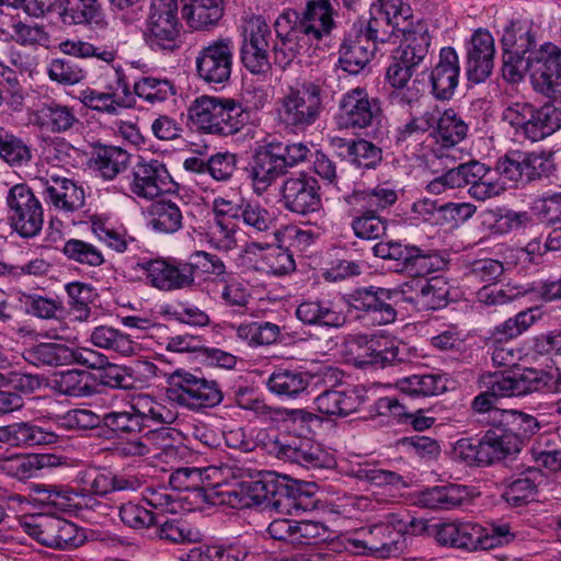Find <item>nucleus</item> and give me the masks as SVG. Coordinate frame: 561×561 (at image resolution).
Returning a JSON list of instances; mask_svg holds the SVG:
<instances>
[{"label":"nucleus","instance_id":"obj_1","mask_svg":"<svg viewBox=\"0 0 561 561\" xmlns=\"http://www.w3.org/2000/svg\"><path fill=\"white\" fill-rule=\"evenodd\" d=\"M327 92L320 79L287 84L275 101L274 119L286 134L299 135L314 125L325 110Z\"/></svg>","mask_w":561,"mask_h":561},{"label":"nucleus","instance_id":"obj_2","mask_svg":"<svg viewBox=\"0 0 561 561\" xmlns=\"http://www.w3.org/2000/svg\"><path fill=\"white\" fill-rule=\"evenodd\" d=\"M224 479L231 477L236 483L217 492L220 503L231 507L263 505L277 511L289 510L290 497L286 485L278 482L271 472H259L254 478L237 465H225L215 469Z\"/></svg>","mask_w":561,"mask_h":561},{"label":"nucleus","instance_id":"obj_3","mask_svg":"<svg viewBox=\"0 0 561 561\" xmlns=\"http://www.w3.org/2000/svg\"><path fill=\"white\" fill-rule=\"evenodd\" d=\"M178 412L145 393L133 396L122 411L103 414V425L116 434H136L145 430L156 434L157 427L172 424Z\"/></svg>","mask_w":561,"mask_h":561},{"label":"nucleus","instance_id":"obj_4","mask_svg":"<svg viewBox=\"0 0 561 561\" xmlns=\"http://www.w3.org/2000/svg\"><path fill=\"white\" fill-rule=\"evenodd\" d=\"M188 118L199 131L218 136H231L242 129L248 115L233 99L202 95L188 107Z\"/></svg>","mask_w":561,"mask_h":561},{"label":"nucleus","instance_id":"obj_5","mask_svg":"<svg viewBox=\"0 0 561 561\" xmlns=\"http://www.w3.org/2000/svg\"><path fill=\"white\" fill-rule=\"evenodd\" d=\"M124 277L159 291L188 289L184 260L174 256H141L126 261Z\"/></svg>","mask_w":561,"mask_h":561},{"label":"nucleus","instance_id":"obj_6","mask_svg":"<svg viewBox=\"0 0 561 561\" xmlns=\"http://www.w3.org/2000/svg\"><path fill=\"white\" fill-rule=\"evenodd\" d=\"M502 119L514 127L516 135L536 142L561 128V100L539 107L528 102H512L504 108Z\"/></svg>","mask_w":561,"mask_h":561},{"label":"nucleus","instance_id":"obj_7","mask_svg":"<svg viewBox=\"0 0 561 561\" xmlns=\"http://www.w3.org/2000/svg\"><path fill=\"white\" fill-rule=\"evenodd\" d=\"M518 69L520 73L517 79L505 81L518 83L528 73L534 90L551 96L561 87V48L551 42H543L526 56Z\"/></svg>","mask_w":561,"mask_h":561},{"label":"nucleus","instance_id":"obj_8","mask_svg":"<svg viewBox=\"0 0 561 561\" xmlns=\"http://www.w3.org/2000/svg\"><path fill=\"white\" fill-rule=\"evenodd\" d=\"M169 398L190 411L199 412L219 405L224 393L216 380L176 370L168 389Z\"/></svg>","mask_w":561,"mask_h":561},{"label":"nucleus","instance_id":"obj_9","mask_svg":"<svg viewBox=\"0 0 561 561\" xmlns=\"http://www.w3.org/2000/svg\"><path fill=\"white\" fill-rule=\"evenodd\" d=\"M502 48V76L504 80H514L519 77L518 67L526 60L540 44L538 30L526 21H511L500 39Z\"/></svg>","mask_w":561,"mask_h":561},{"label":"nucleus","instance_id":"obj_10","mask_svg":"<svg viewBox=\"0 0 561 561\" xmlns=\"http://www.w3.org/2000/svg\"><path fill=\"white\" fill-rule=\"evenodd\" d=\"M180 32L178 0H153L144 31L146 44L153 50L172 51L180 47Z\"/></svg>","mask_w":561,"mask_h":561},{"label":"nucleus","instance_id":"obj_11","mask_svg":"<svg viewBox=\"0 0 561 561\" xmlns=\"http://www.w3.org/2000/svg\"><path fill=\"white\" fill-rule=\"evenodd\" d=\"M241 59L244 67L254 75L270 69V48L273 43L272 30L261 15L247 14L242 18Z\"/></svg>","mask_w":561,"mask_h":561},{"label":"nucleus","instance_id":"obj_12","mask_svg":"<svg viewBox=\"0 0 561 561\" xmlns=\"http://www.w3.org/2000/svg\"><path fill=\"white\" fill-rule=\"evenodd\" d=\"M8 220L22 238L37 236L44 224L41 202L26 184L13 185L7 195Z\"/></svg>","mask_w":561,"mask_h":561},{"label":"nucleus","instance_id":"obj_13","mask_svg":"<svg viewBox=\"0 0 561 561\" xmlns=\"http://www.w3.org/2000/svg\"><path fill=\"white\" fill-rule=\"evenodd\" d=\"M22 527L30 537L51 549L72 550L85 540L83 530L75 523L55 515L32 518Z\"/></svg>","mask_w":561,"mask_h":561},{"label":"nucleus","instance_id":"obj_14","mask_svg":"<svg viewBox=\"0 0 561 561\" xmlns=\"http://www.w3.org/2000/svg\"><path fill=\"white\" fill-rule=\"evenodd\" d=\"M234 44L220 37L203 46L195 57L196 76L207 84L225 85L232 73Z\"/></svg>","mask_w":561,"mask_h":561},{"label":"nucleus","instance_id":"obj_15","mask_svg":"<svg viewBox=\"0 0 561 561\" xmlns=\"http://www.w3.org/2000/svg\"><path fill=\"white\" fill-rule=\"evenodd\" d=\"M533 375L520 377L519 369L502 373H489L480 377V383L485 390L471 402V409L477 413L490 412L494 409L496 399L524 396L529 393Z\"/></svg>","mask_w":561,"mask_h":561},{"label":"nucleus","instance_id":"obj_16","mask_svg":"<svg viewBox=\"0 0 561 561\" xmlns=\"http://www.w3.org/2000/svg\"><path fill=\"white\" fill-rule=\"evenodd\" d=\"M405 549L407 537L400 531L392 530L390 526L353 525V556L368 553L377 558H393L402 554Z\"/></svg>","mask_w":561,"mask_h":561},{"label":"nucleus","instance_id":"obj_17","mask_svg":"<svg viewBox=\"0 0 561 561\" xmlns=\"http://www.w3.org/2000/svg\"><path fill=\"white\" fill-rule=\"evenodd\" d=\"M279 192L283 208L297 216H308L322 208L320 185L306 172H295L286 176Z\"/></svg>","mask_w":561,"mask_h":561},{"label":"nucleus","instance_id":"obj_18","mask_svg":"<svg viewBox=\"0 0 561 561\" xmlns=\"http://www.w3.org/2000/svg\"><path fill=\"white\" fill-rule=\"evenodd\" d=\"M267 451L278 459L298 463L306 468H322L328 456L319 444L308 436L277 434L266 443Z\"/></svg>","mask_w":561,"mask_h":561},{"label":"nucleus","instance_id":"obj_19","mask_svg":"<svg viewBox=\"0 0 561 561\" xmlns=\"http://www.w3.org/2000/svg\"><path fill=\"white\" fill-rule=\"evenodd\" d=\"M45 202L71 218L73 225L85 222L81 219L80 209L84 205V191L75 181L56 174H47L37 179Z\"/></svg>","mask_w":561,"mask_h":561},{"label":"nucleus","instance_id":"obj_20","mask_svg":"<svg viewBox=\"0 0 561 561\" xmlns=\"http://www.w3.org/2000/svg\"><path fill=\"white\" fill-rule=\"evenodd\" d=\"M280 151L282 149L271 141L254 150L247 168V176L255 195L265 194L286 173V164Z\"/></svg>","mask_w":561,"mask_h":561},{"label":"nucleus","instance_id":"obj_21","mask_svg":"<svg viewBox=\"0 0 561 561\" xmlns=\"http://www.w3.org/2000/svg\"><path fill=\"white\" fill-rule=\"evenodd\" d=\"M172 178L159 159L140 157L131 169L130 192L138 198L151 201L171 190Z\"/></svg>","mask_w":561,"mask_h":561},{"label":"nucleus","instance_id":"obj_22","mask_svg":"<svg viewBox=\"0 0 561 561\" xmlns=\"http://www.w3.org/2000/svg\"><path fill=\"white\" fill-rule=\"evenodd\" d=\"M398 291L386 288L357 286L353 289V309L364 312L374 324L391 323L397 318Z\"/></svg>","mask_w":561,"mask_h":561},{"label":"nucleus","instance_id":"obj_23","mask_svg":"<svg viewBox=\"0 0 561 561\" xmlns=\"http://www.w3.org/2000/svg\"><path fill=\"white\" fill-rule=\"evenodd\" d=\"M466 75L471 83L484 82L494 67L495 43L492 34L485 28L473 32L466 45Z\"/></svg>","mask_w":561,"mask_h":561},{"label":"nucleus","instance_id":"obj_24","mask_svg":"<svg viewBox=\"0 0 561 561\" xmlns=\"http://www.w3.org/2000/svg\"><path fill=\"white\" fill-rule=\"evenodd\" d=\"M283 12L294 13L296 19H293L295 21L293 30L309 44L319 42L324 35L330 33L333 26L329 0L309 1L301 14L291 9H286Z\"/></svg>","mask_w":561,"mask_h":561},{"label":"nucleus","instance_id":"obj_25","mask_svg":"<svg viewBox=\"0 0 561 561\" xmlns=\"http://www.w3.org/2000/svg\"><path fill=\"white\" fill-rule=\"evenodd\" d=\"M481 525L471 522H447L433 524L432 537L443 547L466 551L480 550Z\"/></svg>","mask_w":561,"mask_h":561},{"label":"nucleus","instance_id":"obj_26","mask_svg":"<svg viewBox=\"0 0 561 561\" xmlns=\"http://www.w3.org/2000/svg\"><path fill=\"white\" fill-rule=\"evenodd\" d=\"M467 133L468 125L453 108L444 111L438 127L432 133L437 145L433 149L435 158L455 161L458 151L454 148L466 138Z\"/></svg>","mask_w":561,"mask_h":561},{"label":"nucleus","instance_id":"obj_27","mask_svg":"<svg viewBox=\"0 0 561 561\" xmlns=\"http://www.w3.org/2000/svg\"><path fill=\"white\" fill-rule=\"evenodd\" d=\"M460 65L458 55L453 47H443L437 64L431 71L432 93L437 100H449L458 85Z\"/></svg>","mask_w":561,"mask_h":561},{"label":"nucleus","instance_id":"obj_28","mask_svg":"<svg viewBox=\"0 0 561 561\" xmlns=\"http://www.w3.org/2000/svg\"><path fill=\"white\" fill-rule=\"evenodd\" d=\"M245 253L257 256L255 270L273 276H284L295 271L296 264L293 254L283 247H273L268 243L249 242Z\"/></svg>","mask_w":561,"mask_h":561},{"label":"nucleus","instance_id":"obj_29","mask_svg":"<svg viewBox=\"0 0 561 561\" xmlns=\"http://www.w3.org/2000/svg\"><path fill=\"white\" fill-rule=\"evenodd\" d=\"M87 218L93 236L102 244L116 253L128 251L136 241L122 224H118L108 215L92 214L88 215Z\"/></svg>","mask_w":561,"mask_h":561},{"label":"nucleus","instance_id":"obj_30","mask_svg":"<svg viewBox=\"0 0 561 561\" xmlns=\"http://www.w3.org/2000/svg\"><path fill=\"white\" fill-rule=\"evenodd\" d=\"M296 19L291 12H282L274 23L277 41H273L274 61L286 68L296 57L298 45L309 44L298 35L293 25Z\"/></svg>","mask_w":561,"mask_h":561},{"label":"nucleus","instance_id":"obj_31","mask_svg":"<svg viewBox=\"0 0 561 561\" xmlns=\"http://www.w3.org/2000/svg\"><path fill=\"white\" fill-rule=\"evenodd\" d=\"M57 435L33 422H16L0 426V443L12 447H36L57 442Z\"/></svg>","mask_w":561,"mask_h":561},{"label":"nucleus","instance_id":"obj_32","mask_svg":"<svg viewBox=\"0 0 561 561\" xmlns=\"http://www.w3.org/2000/svg\"><path fill=\"white\" fill-rule=\"evenodd\" d=\"M35 123L47 131L65 134L78 127L80 119L73 106L51 100L36 111Z\"/></svg>","mask_w":561,"mask_h":561},{"label":"nucleus","instance_id":"obj_33","mask_svg":"<svg viewBox=\"0 0 561 561\" xmlns=\"http://www.w3.org/2000/svg\"><path fill=\"white\" fill-rule=\"evenodd\" d=\"M312 376L301 368L278 367L265 381L270 392L283 399H297L307 392Z\"/></svg>","mask_w":561,"mask_h":561},{"label":"nucleus","instance_id":"obj_34","mask_svg":"<svg viewBox=\"0 0 561 561\" xmlns=\"http://www.w3.org/2000/svg\"><path fill=\"white\" fill-rule=\"evenodd\" d=\"M407 44L400 46L394 53V60L407 62L415 70L425 60L431 46V36L425 23L417 21L407 31H401Z\"/></svg>","mask_w":561,"mask_h":561},{"label":"nucleus","instance_id":"obj_35","mask_svg":"<svg viewBox=\"0 0 561 561\" xmlns=\"http://www.w3.org/2000/svg\"><path fill=\"white\" fill-rule=\"evenodd\" d=\"M407 44L400 46L394 53V60L407 62L415 70L425 60L431 46V36L425 23L417 21L407 31H401Z\"/></svg>","mask_w":561,"mask_h":561},{"label":"nucleus","instance_id":"obj_36","mask_svg":"<svg viewBox=\"0 0 561 561\" xmlns=\"http://www.w3.org/2000/svg\"><path fill=\"white\" fill-rule=\"evenodd\" d=\"M543 481V474L540 469L535 467L527 468L520 477L510 482L503 493L502 499L513 507L524 506L535 501L538 485Z\"/></svg>","mask_w":561,"mask_h":561},{"label":"nucleus","instance_id":"obj_37","mask_svg":"<svg viewBox=\"0 0 561 561\" xmlns=\"http://www.w3.org/2000/svg\"><path fill=\"white\" fill-rule=\"evenodd\" d=\"M184 270L188 280V289L196 285L197 278L215 276L218 280L227 278V267L224 261L209 252L197 250L184 260Z\"/></svg>","mask_w":561,"mask_h":561},{"label":"nucleus","instance_id":"obj_38","mask_svg":"<svg viewBox=\"0 0 561 561\" xmlns=\"http://www.w3.org/2000/svg\"><path fill=\"white\" fill-rule=\"evenodd\" d=\"M224 15V0H187L182 16L194 30L214 26Z\"/></svg>","mask_w":561,"mask_h":561},{"label":"nucleus","instance_id":"obj_39","mask_svg":"<svg viewBox=\"0 0 561 561\" xmlns=\"http://www.w3.org/2000/svg\"><path fill=\"white\" fill-rule=\"evenodd\" d=\"M60 16L67 24L104 27L107 23L99 0H61Z\"/></svg>","mask_w":561,"mask_h":561},{"label":"nucleus","instance_id":"obj_40","mask_svg":"<svg viewBox=\"0 0 561 561\" xmlns=\"http://www.w3.org/2000/svg\"><path fill=\"white\" fill-rule=\"evenodd\" d=\"M129 153L115 146H99L91 158V167L104 180H113L127 169Z\"/></svg>","mask_w":561,"mask_h":561},{"label":"nucleus","instance_id":"obj_41","mask_svg":"<svg viewBox=\"0 0 561 561\" xmlns=\"http://www.w3.org/2000/svg\"><path fill=\"white\" fill-rule=\"evenodd\" d=\"M468 496L466 486L446 484L426 489L417 494L416 503L430 510H450L461 505Z\"/></svg>","mask_w":561,"mask_h":561},{"label":"nucleus","instance_id":"obj_42","mask_svg":"<svg viewBox=\"0 0 561 561\" xmlns=\"http://www.w3.org/2000/svg\"><path fill=\"white\" fill-rule=\"evenodd\" d=\"M480 440V456L484 466L519 453L516 448V439L508 437L500 425L486 431Z\"/></svg>","mask_w":561,"mask_h":561},{"label":"nucleus","instance_id":"obj_43","mask_svg":"<svg viewBox=\"0 0 561 561\" xmlns=\"http://www.w3.org/2000/svg\"><path fill=\"white\" fill-rule=\"evenodd\" d=\"M439 257L431 251L405 244L400 263L397 264V267L399 271L410 276L426 278V275L439 268Z\"/></svg>","mask_w":561,"mask_h":561},{"label":"nucleus","instance_id":"obj_44","mask_svg":"<svg viewBox=\"0 0 561 561\" xmlns=\"http://www.w3.org/2000/svg\"><path fill=\"white\" fill-rule=\"evenodd\" d=\"M151 229L159 233L172 234L183 227V214L180 206L169 199L153 203L149 208Z\"/></svg>","mask_w":561,"mask_h":561},{"label":"nucleus","instance_id":"obj_45","mask_svg":"<svg viewBox=\"0 0 561 561\" xmlns=\"http://www.w3.org/2000/svg\"><path fill=\"white\" fill-rule=\"evenodd\" d=\"M90 342L103 350L115 352L122 356H130L138 350V344L129 335L110 327H95L90 333Z\"/></svg>","mask_w":561,"mask_h":561},{"label":"nucleus","instance_id":"obj_46","mask_svg":"<svg viewBox=\"0 0 561 561\" xmlns=\"http://www.w3.org/2000/svg\"><path fill=\"white\" fill-rule=\"evenodd\" d=\"M112 479L113 472L105 469L90 468L81 470L77 474V481L81 488L79 493L85 495V500L82 501L85 506H102V504L88 494L103 496L112 492Z\"/></svg>","mask_w":561,"mask_h":561},{"label":"nucleus","instance_id":"obj_47","mask_svg":"<svg viewBox=\"0 0 561 561\" xmlns=\"http://www.w3.org/2000/svg\"><path fill=\"white\" fill-rule=\"evenodd\" d=\"M500 426L508 437L516 439V448L519 451L524 440L539 430V423L535 416L515 410L501 412Z\"/></svg>","mask_w":561,"mask_h":561},{"label":"nucleus","instance_id":"obj_48","mask_svg":"<svg viewBox=\"0 0 561 561\" xmlns=\"http://www.w3.org/2000/svg\"><path fill=\"white\" fill-rule=\"evenodd\" d=\"M67 345L56 342H41L27 346L22 352L23 359L36 367H58L66 365Z\"/></svg>","mask_w":561,"mask_h":561},{"label":"nucleus","instance_id":"obj_49","mask_svg":"<svg viewBox=\"0 0 561 561\" xmlns=\"http://www.w3.org/2000/svg\"><path fill=\"white\" fill-rule=\"evenodd\" d=\"M353 100V128H366L380 122L382 110L379 99L369 96L364 88H355Z\"/></svg>","mask_w":561,"mask_h":561},{"label":"nucleus","instance_id":"obj_50","mask_svg":"<svg viewBox=\"0 0 561 561\" xmlns=\"http://www.w3.org/2000/svg\"><path fill=\"white\" fill-rule=\"evenodd\" d=\"M239 220L244 225L250 234L268 233L275 228L274 214L261 205L257 201H243V209Z\"/></svg>","mask_w":561,"mask_h":561},{"label":"nucleus","instance_id":"obj_51","mask_svg":"<svg viewBox=\"0 0 561 561\" xmlns=\"http://www.w3.org/2000/svg\"><path fill=\"white\" fill-rule=\"evenodd\" d=\"M356 344V352L353 351V364L357 367L374 365L378 363L390 362L394 358V353L390 350H379L380 339L375 335H356L353 339Z\"/></svg>","mask_w":561,"mask_h":561},{"label":"nucleus","instance_id":"obj_52","mask_svg":"<svg viewBox=\"0 0 561 561\" xmlns=\"http://www.w3.org/2000/svg\"><path fill=\"white\" fill-rule=\"evenodd\" d=\"M415 71L416 70L410 67L407 62H401L400 60L394 59L386 71L387 82L393 89L399 91L397 95L400 98L402 103L412 104L419 99V91L413 92L414 85L417 81L413 80L412 87L408 85Z\"/></svg>","mask_w":561,"mask_h":561},{"label":"nucleus","instance_id":"obj_53","mask_svg":"<svg viewBox=\"0 0 561 561\" xmlns=\"http://www.w3.org/2000/svg\"><path fill=\"white\" fill-rule=\"evenodd\" d=\"M51 458L49 455H15L4 460L3 469L13 478L27 480L36 477L44 467L51 466Z\"/></svg>","mask_w":561,"mask_h":561},{"label":"nucleus","instance_id":"obj_54","mask_svg":"<svg viewBox=\"0 0 561 561\" xmlns=\"http://www.w3.org/2000/svg\"><path fill=\"white\" fill-rule=\"evenodd\" d=\"M297 318L307 324H322L340 327L345 322V317L320 301H304L296 310Z\"/></svg>","mask_w":561,"mask_h":561},{"label":"nucleus","instance_id":"obj_55","mask_svg":"<svg viewBox=\"0 0 561 561\" xmlns=\"http://www.w3.org/2000/svg\"><path fill=\"white\" fill-rule=\"evenodd\" d=\"M53 387L61 394L84 398L93 393L89 375L83 370L67 369L55 375Z\"/></svg>","mask_w":561,"mask_h":561},{"label":"nucleus","instance_id":"obj_56","mask_svg":"<svg viewBox=\"0 0 561 561\" xmlns=\"http://www.w3.org/2000/svg\"><path fill=\"white\" fill-rule=\"evenodd\" d=\"M237 227L226 218H214L208 222L204 233L206 243L221 252H228L237 247Z\"/></svg>","mask_w":561,"mask_h":561},{"label":"nucleus","instance_id":"obj_57","mask_svg":"<svg viewBox=\"0 0 561 561\" xmlns=\"http://www.w3.org/2000/svg\"><path fill=\"white\" fill-rule=\"evenodd\" d=\"M237 336L247 341L250 346H264L277 342L280 327L268 321H252L240 324Z\"/></svg>","mask_w":561,"mask_h":561},{"label":"nucleus","instance_id":"obj_58","mask_svg":"<svg viewBox=\"0 0 561 561\" xmlns=\"http://www.w3.org/2000/svg\"><path fill=\"white\" fill-rule=\"evenodd\" d=\"M397 387L410 396H437L446 390V382L439 375H412L397 381Z\"/></svg>","mask_w":561,"mask_h":561},{"label":"nucleus","instance_id":"obj_59","mask_svg":"<svg viewBox=\"0 0 561 561\" xmlns=\"http://www.w3.org/2000/svg\"><path fill=\"white\" fill-rule=\"evenodd\" d=\"M62 254L70 261L90 267H99L105 263V256L101 249L91 242L71 238L61 249Z\"/></svg>","mask_w":561,"mask_h":561},{"label":"nucleus","instance_id":"obj_60","mask_svg":"<svg viewBox=\"0 0 561 561\" xmlns=\"http://www.w3.org/2000/svg\"><path fill=\"white\" fill-rule=\"evenodd\" d=\"M134 94L154 104L168 100L175 94L173 83L167 78L144 76L134 83Z\"/></svg>","mask_w":561,"mask_h":561},{"label":"nucleus","instance_id":"obj_61","mask_svg":"<svg viewBox=\"0 0 561 561\" xmlns=\"http://www.w3.org/2000/svg\"><path fill=\"white\" fill-rule=\"evenodd\" d=\"M157 535L171 543H194L203 538L198 528L182 518L167 519L158 527Z\"/></svg>","mask_w":561,"mask_h":561},{"label":"nucleus","instance_id":"obj_62","mask_svg":"<svg viewBox=\"0 0 561 561\" xmlns=\"http://www.w3.org/2000/svg\"><path fill=\"white\" fill-rule=\"evenodd\" d=\"M37 493L43 495L44 503L61 511L79 506L85 500L83 493L67 485L43 484L37 488Z\"/></svg>","mask_w":561,"mask_h":561},{"label":"nucleus","instance_id":"obj_63","mask_svg":"<svg viewBox=\"0 0 561 561\" xmlns=\"http://www.w3.org/2000/svg\"><path fill=\"white\" fill-rule=\"evenodd\" d=\"M354 27L356 32L364 33L368 38L380 43L389 42L393 35L399 36L400 34L398 27H394L390 21L374 9H370L368 18L360 16Z\"/></svg>","mask_w":561,"mask_h":561},{"label":"nucleus","instance_id":"obj_64","mask_svg":"<svg viewBox=\"0 0 561 561\" xmlns=\"http://www.w3.org/2000/svg\"><path fill=\"white\" fill-rule=\"evenodd\" d=\"M317 410L329 416L346 417L351 413V396L346 388H333L321 392L316 399Z\"/></svg>","mask_w":561,"mask_h":561}]
</instances>
